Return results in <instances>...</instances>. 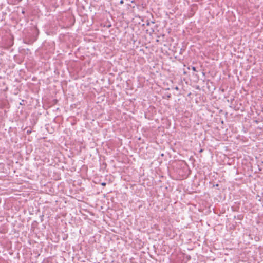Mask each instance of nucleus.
I'll return each instance as SVG.
<instances>
[{"instance_id":"nucleus-1","label":"nucleus","mask_w":263,"mask_h":263,"mask_svg":"<svg viewBox=\"0 0 263 263\" xmlns=\"http://www.w3.org/2000/svg\"><path fill=\"white\" fill-rule=\"evenodd\" d=\"M192 69L194 71H196V67H194V66H192Z\"/></svg>"},{"instance_id":"nucleus-2","label":"nucleus","mask_w":263,"mask_h":263,"mask_svg":"<svg viewBox=\"0 0 263 263\" xmlns=\"http://www.w3.org/2000/svg\"><path fill=\"white\" fill-rule=\"evenodd\" d=\"M123 3H124V1L123 0H120V4L122 5V4H123Z\"/></svg>"},{"instance_id":"nucleus-3","label":"nucleus","mask_w":263,"mask_h":263,"mask_svg":"<svg viewBox=\"0 0 263 263\" xmlns=\"http://www.w3.org/2000/svg\"><path fill=\"white\" fill-rule=\"evenodd\" d=\"M101 185L102 186H105L106 185V183L105 182H102L101 183Z\"/></svg>"},{"instance_id":"nucleus-4","label":"nucleus","mask_w":263,"mask_h":263,"mask_svg":"<svg viewBox=\"0 0 263 263\" xmlns=\"http://www.w3.org/2000/svg\"><path fill=\"white\" fill-rule=\"evenodd\" d=\"M31 133V131H30V130H27V134H29V133Z\"/></svg>"},{"instance_id":"nucleus-5","label":"nucleus","mask_w":263,"mask_h":263,"mask_svg":"<svg viewBox=\"0 0 263 263\" xmlns=\"http://www.w3.org/2000/svg\"><path fill=\"white\" fill-rule=\"evenodd\" d=\"M202 151H203V150L201 149H200V151H199V152L201 153V152H202Z\"/></svg>"},{"instance_id":"nucleus-6","label":"nucleus","mask_w":263,"mask_h":263,"mask_svg":"<svg viewBox=\"0 0 263 263\" xmlns=\"http://www.w3.org/2000/svg\"><path fill=\"white\" fill-rule=\"evenodd\" d=\"M176 89H177V90H178V87H176Z\"/></svg>"},{"instance_id":"nucleus-7","label":"nucleus","mask_w":263,"mask_h":263,"mask_svg":"<svg viewBox=\"0 0 263 263\" xmlns=\"http://www.w3.org/2000/svg\"><path fill=\"white\" fill-rule=\"evenodd\" d=\"M215 186H218V184H217Z\"/></svg>"}]
</instances>
